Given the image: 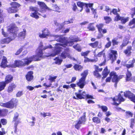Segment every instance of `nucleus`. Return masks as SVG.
<instances>
[{
  "mask_svg": "<svg viewBox=\"0 0 135 135\" xmlns=\"http://www.w3.org/2000/svg\"><path fill=\"white\" fill-rule=\"evenodd\" d=\"M24 46H22L18 50H17L15 54L16 55H18L20 54L23 50Z\"/></svg>",
  "mask_w": 135,
  "mask_h": 135,
  "instance_id": "72a5a7b5",
  "label": "nucleus"
},
{
  "mask_svg": "<svg viewBox=\"0 0 135 135\" xmlns=\"http://www.w3.org/2000/svg\"><path fill=\"white\" fill-rule=\"evenodd\" d=\"M132 10L133 12L132 13L131 17L133 18L134 16L135 15V7L132 8Z\"/></svg>",
  "mask_w": 135,
  "mask_h": 135,
  "instance_id": "e2e57ef3",
  "label": "nucleus"
},
{
  "mask_svg": "<svg viewBox=\"0 0 135 135\" xmlns=\"http://www.w3.org/2000/svg\"><path fill=\"white\" fill-rule=\"evenodd\" d=\"M117 11L116 9H113L112 11H110V13H112L113 14L116 15L117 14H118L117 13Z\"/></svg>",
  "mask_w": 135,
  "mask_h": 135,
  "instance_id": "052dcab7",
  "label": "nucleus"
},
{
  "mask_svg": "<svg viewBox=\"0 0 135 135\" xmlns=\"http://www.w3.org/2000/svg\"><path fill=\"white\" fill-rule=\"evenodd\" d=\"M128 25L130 26L131 28H135V18H133L130 21Z\"/></svg>",
  "mask_w": 135,
  "mask_h": 135,
  "instance_id": "bb28decb",
  "label": "nucleus"
},
{
  "mask_svg": "<svg viewBox=\"0 0 135 135\" xmlns=\"http://www.w3.org/2000/svg\"><path fill=\"white\" fill-rule=\"evenodd\" d=\"M19 116V114L17 113H16L14 114V116L13 118V121L15 122H17V120L18 119Z\"/></svg>",
  "mask_w": 135,
  "mask_h": 135,
  "instance_id": "ea45409f",
  "label": "nucleus"
},
{
  "mask_svg": "<svg viewBox=\"0 0 135 135\" xmlns=\"http://www.w3.org/2000/svg\"><path fill=\"white\" fill-rule=\"evenodd\" d=\"M117 54V52L116 51L112 50L111 51V54H109V58L112 61V63L115 61L116 59V55Z\"/></svg>",
  "mask_w": 135,
  "mask_h": 135,
  "instance_id": "9b49d317",
  "label": "nucleus"
},
{
  "mask_svg": "<svg viewBox=\"0 0 135 135\" xmlns=\"http://www.w3.org/2000/svg\"><path fill=\"white\" fill-rule=\"evenodd\" d=\"M109 73V72L108 71L107 68L106 66L104 69L103 71L102 75H103V77L102 78V79H103L106 77Z\"/></svg>",
  "mask_w": 135,
  "mask_h": 135,
  "instance_id": "5701e85b",
  "label": "nucleus"
},
{
  "mask_svg": "<svg viewBox=\"0 0 135 135\" xmlns=\"http://www.w3.org/2000/svg\"><path fill=\"white\" fill-rule=\"evenodd\" d=\"M135 62V59H133L132 60H130L128 62V64L126 65L125 66L127 68H133L134 67V63Z\"/></svg>",
  "mask_w": 135,
  "mask_h": 135,
  "instance_id": "412c9836",
  "label": "nucleus"
},
{
  "mask_svg": "<svg viewBox=\"0 0 135 135\" xmlns=\"http://www.w3.org/2000/svg\"><path fill=\"white\" fill-rule=\"evenodd\" d=\"M111 42L110 41H109L105 45V47L106 48H108L110 47L111 45Z\"/></svg>",
  "mask_w": 135,
  "mask_h": 135,
  "instance_id": "69168bd1",
  "label": "nucleus"
},
{
  "mask_svg": "<svg viewBox=\"0 0 135 135\" xmlns=\"http://www.w3.org/2000/svg\"><path fill=\"white\" fill-rule=\"evenodd\" d=\"M94 23H90L89 24L87 28L89 29V31H93L95 30V28L93 25Z\"/></svg>",
  "mask_w": 135,
  "mask_h": 135,
  "instance_id": "f704fd0d",
  "label": "nucleus"
},
{
  "mask_svg": "<svg viewBox=\"0 0 135 135\" xmlns=\"http://www.w3.org/2000/svg\"><path fill=\"white\" fill-rule=\"evenodd\" d=\"M72 6L73 7L72 9L73 11L74 12H77V13H79L82 11V8L81 9H79V8L77 7L76 4L74 3L72 4Z\"/></svg>",
  "mask_w": 135,
  "mask_h": 135,
  "instance_id": "4be33fe9",
  "label": "nucleus"
},
{
  "mask_svg": "<svg viewBox=\"0 0 135 135\" xmlns=\"http://www.w3.org/2000/svg\"><path fill=\"white\" fill-rule=\"evenodd\" d=\"M9 67L16 68V67L21 68L24 67L23 61L20 60H16L15 61L14 63L9 65Z\"/></svg>",
  "mask_w": 135,
  "mask_h": 135,
  "instance_id": "1a4fd4ad",
  "label": "nucleus"
},
{
  "mask_svg": "<svg viewBox=\"0 0 135 135\" xmlns=\"http://www.w3.org/2000/svg\"><path fill=\"white\" fill-rule=\"evenodd\" d=\"M54 23L56 26L59 27V29H56V32H58L59 30L61 29L62 27L63 26V24H61L58 23L56 21H55L54 22Z\"/></svg>",
  "mask_w": 135,
  "mask_h": 135,
  "instance_id": "c756f323",
  "label": "nucleus"
},
{
  "mask_svg": "<svg viewBox=\"0 0 135 135\" xmlns=\"http://www.w3.org/2000/svg\"><path fill=\"white\" fill-rule=\"evenodd\" d=\"M112 42L113 43V46L117 45L118 43V42L115 39H113L112 40Z\"/></svg>",
  "mask_w": 135,
  "mask_h": 135,
  "instance_id": "13d9d810",
  "label": "nucleus"
},
{
  "mask_svg": "<svg viewBox=\"0 0 135 135\" xmlns=\"http://www.w3.org/2000/svg\"><path fill=\"white\" fill-rule=\"evenodd\" d=\"M47 116H51V114L49 113H44L43 114V117H46Z\"/></svg>",
  "mask_w": 135,
  "mask_h": 135,
  "instance_id": "680f3d73",
  "label": "nucleus"
},
{
  "mask_svg": "<svg viewBox=\"0 0 135 135\" xmlns=\"http://www.w3.org/2000/svg\"><path fill=\"white\" fill-rule=\"evenodd\" d=\"M23 94L22 91H19L16 94V96L17 97H19L21 96Z\"/></svg>",
  "mask_w": 135,
  "mask_h": 135,
  "instance_id": "5fc2aeb1",
  "label": "nucleus"
},
{
  "mask_svg": "<svg viewBox=\"0 0 135 135\" xmlns=\"http://www.w3.org/2000/svg\"><path fill=\"white\" fill-rule=\"evenodd\" d=\"M134 119H131V125L130 127L131 128H133V125L134 123Z\"/></svg>",
  "mask_w": 135,
  "mask_h": 135,
  "instance_id": "6e6d98bb",
  "label": "nucleus"
},
{
  "mask_svg": "<svg viewBox=\"0 0 135 135\" xmlns=\"http://www.w3.org/2000/svg\"><path fill=\"white\" fill-rule=\"evenodd\" d=\"M13 79V77L11 75H8L6 76L4 81L8 84L11 82Z\"/></svg>",
  "mask_w": 135,
  "mask_h": 135,
  "instance_id": "aec40b11",
  "label": "nucleus"
},
{
  "mask_svg": "<svg viewBox=\"0 0 135 135\" xmlns=\"http://www.w3.org/2000/svg\"><path fill=\"white\" fill-rule=\"evenodd\" d=\"M7 63H8V62L7 58L5 56H3L0 65V66L4 68L8 67V66L7 65Z\"/></svg>",
  "mask_w": 135,
  "mask_h": 135,
  "instance_id": "2eb2a0df",
  "label": "nucleus"
},
{
  "mask_svg": "<svg viewBox=\"0 0 135 135\" xmlns=\"http://www.w3.org/2000/svg\"><path fill=\"white\" fill-rule=\"evenodd\" d=\"M88 74V72L87 70L84 71L81 74L82 77L79 79V82L77 83V84L80 88H83L84 86L86 84L85 79L86 77Z\"/></svg>",
  "mask_w": 135,
  "mask_h": 135,
  "instance_id": "0eeeda50",
  "label": "nucleus"
},
{
  "mask_svg": "<svg viewBox=\"0 0 135 135\" xmlns=\"http://www.w3.org/2000/svg\"><path fill=\"white\" fill-rule=\"evenodd\" d=\"M12 38H13V37H11L10 36V37L2 39L0 40V44H8L12 40L13 38L12 39Z\"/></svg>",
  "mask_w": 135,
  "mask_h": 135,
  "instance_id": "4468645a",
  "label": "nucleus"
},
{
  "mask_svg": "<svg viewBox=\"0 0 135 135\" xmlns=\"http://www.w3.org/2000/svg\"><path fill=\"white\" fill-rule=\"evenodd\" d=\"M126 115L127 117L129 118L130 117H132L133 115V114L130 112H126Z\"/></svg>",
  "mask_w": 135,
  "mask_h": 135,
  "instance_id": "3c124183",
  "label": "nucleus"
},
{
  "mask_svg": "<svg viewBox=\"0 0 135 135\" xmlns=\"http://www.w3.org/2000/svg\"><path fill=\"white\" fill-rule=\"evenodd\" d=\"M94 75L97 78H100L101 77V76L98 73V71L95 70L94 72Z\"/></svg>",
  "mask_w": 135,
  "mask_h": 135,
  "instance_id": "58836bf2",
  "label": "nucleus"
},
{
  "mask_svg": "<svg viewBox=\"0 0 135 135\" xmlns=\"http://www.w3.org/2000/svg\"><path fill=\"white\" fill-rule=\"evenodd\" d=\"M98 41H96L94 43H90L89 44V45L92 47L93 48H95L98 46Z\"/></svg>",
  "mask_w": 135,
  "mask_h": 135,
  "instance_id": "49530a36",
  "label": "nucleus"
},
{
  "mask_svg": "<svg viewBox=\"0 0 135 135\" xmlns=\"http://www.w3.org/2000/svg\"><path fill=\"white\" fill-rule=\"evenodd\" d=\"M126 97L130 99L133 96V94L129 91H126L123 93L122 91L120 92L118 96H116L113 99L114 103L113 105H117L120 104L122 102L124 101L125 99L123 98V95Z\"/></svg>",
  "mask_w": 135,
  "mask_h": 135,
  "instance_id": "7ed1b4c3",
  "label": "nucleus"
},
{
  "mask_svg": "<svg viewBox=\"0 0 135 135\" xmlns=\"http://www.w3.org/2000/svg\"><path fill=\"white\" fill-rule=\"evenodd\" d=\"M129 17L124 18L122 17L121 20V23L122 24H124L126 22L128 21L129 20Z\"/></svg>",
  "mask_w": 135,
  "mask_h": 135,
  "instance_id": "37998d69",
  "label": "nucleus"
},
{
  "mask_svg": "<svg viewBox=\"0 0 135 135\" xmlns=\"http://www.w3.org/2000/svg\"><path fill=\"white\" fill-rule=\"evenodd\" d=\"M103 25L102 23L97 25L96 26L97 27L98 29L99 32L100 33H101L102 31V28L103 27Z\"/></svg>",
  "mask_w": 135,
  "mask_h": 135,
  "instance_id": "4c0bfd02",
  "label": "nucleus"
},
{
  "mask_svg": "<svg viewBox=\"0 0 135 135\" xmlns=\"http://www.w3.org/2000/svg\"><path fill=\"white\" fill-rule=\"evenodd\" d=\"M2 34L4 37H7L8 36V34L3 31H2Z\"/></svg>",
  "mask_w": 135,
  "mask_h": 135,
  "instance_id": "774afa93",
  "label": "nucleus"
},
{
  "mask_svg": "<svg viewBox=\"0 0 135 135\" xmlns=\"http://www.w3.org/2000/svg\"><path fill=\"white\" fill-rule=\"evenodd\" d=\"M73 47L78 51L80 52L81 51V49L79 45L78 44L74 45L73 46Z\"/></svg>",
  "mask_w": 135,
  "mask_h": 135,
  "instance_id": "79ce46f5",
  "label": "nucleus"
},
{
  "mask_svg": "<svg viewBox=\"0 0 135 135\" xmlns=\"http://www.w3.org/2000/svg\"><path fill=\"white\" fill-rule=\"evenodd\" d=\"M77 5L78 7L80 8V9L82 8L83 10V6H85L87 7L88 6V4L85 3L81 2H79L77 3Z\"/></svg>",
  "mask_w": 135,
  "mask_h": 135,
  "instance_id": "a878e982",
  "label": "nucleus"
},
{
  "mask_svg": "<svg viewBox=\"0 0 135 135\" xmlns=\"http://www.w3.org/2000/svg\"><path fill=\"white\" fill-rule=\"evenodd\" d=\"M112 79V77L111 76H110L107 78L105 80V81L106 82H110L111 81V80Z\"/></svg>",
  "mask_w": 135,
  "mask_h": 135,
  "instance_id": "0e129e2a",
  "label": "nucleus"
},
{
  "mask_svg": "<svg viewBox=\"0 0 135 135\" xmlns=\"http://www.w3.org/2000/svg\"><path fill=\"white\" fill-rule=\"evenodd\" d=\"M70 41H67L62 36H56V40L61 42V44L57 43L56 44L55 49L54 50L55 53L52 54L51 56H54L58 54L62 48L61 46L66 47L67 46H70L74 44V42H77L80 41V39L77 37L70 36Z\"/></svg>",
  "mask_w": 135,
  "mask_h": 135,
  "instance_id": "f257e3e1",
  "label": "nucleus"
},
{
  "mask_svg": "<svg viewBox=\"0 0 135 135\" xmlns=\"http://www.w3.org/2000/svg\"><path fill=\"white\" fill-rule=\"evenodd\" d=\"M81 90H79L78 93H75L77 97L80 99L85 98H86L87 94H86L85 91H84L82 93H81Z\"/></svg>",
  "mask_w": 135,
  "mask_h": 135,
  "instance_id": "f3484780",
  "label": "nucleus"
},
{
  "mask_svg": "<svg viewBox=\"0 0 135 135\" xmlns=\"http://www.w3.org/2000/svg\"><path fill=\"white\" fill-rule=\"evenodd\" d=\"M88 5L87 6H85V7H86V11L87 13L89 12H90V9L89 8H88V6H89V7L91 8V10H92V11L93 13V14H95L96 13V11L97 10L96 9H94L92 7V6L93 3H89L88 4Z\"/></svg>",
  "mask_w": 135,
  "mask_h": 135,
  "instance_id": "a211bd4d",
  "label": "nucleus"
},
{
  "mask_svg": "<svg viewBox=\"0 0 135 135\" xmlns=\"http://www.w3.org/2000/svg\"><path fill=\"white\" fill-rule=\"evenodd\" d=\"M11 7L7 8L6 10L9 13H15L18 11V8L20 4L16 2H12L10 3Z\"/></svg>",
  "mask_w": 135,
  "mask_h": 135,
  "instance_id": "423d86ee",
  "label": "nucleus"
},
{
  "mask_svg": "<svg viewBox=\"0 0 135 135\" xmlns=\"http://www.w3.org/2000/svg\"><path fill=\"white\" fill-rule=\"evenodd\" d=\"M57 76H55L54 77H52L51 76H50L49 80L52 83L53 81H55V80L57 78Z\"/></svg>",
  "mask_w": 135,
  "mask_h": 135,
  "instance_id": "de8ad7c7",
  "label": "nucleus"
},
{
  "mask_svg": "<svg viewBox=\"0 0 135 135\" xmlns=\"http://www.w3.org/2000/svg\"><path fill=\"white\" fill-rule=\"evenodd\" d=\"M17 27L14 23L10 24L7 29V32L11 35L10 36L14 39L17 36Z\"/></svg>",
  "mask_w": 135,
  "mask_h": 135,
  "instance_id": "39448f33",
  "label": "nucleus"
},
{
  "mask_svg": "<svg viewBox=\"0 0 135 135\" xmlns=\"http://www.w3.org/2000/svg\"><path fill=\"white\" fill-rule=\"evenodd\" d=\"M26 30L25 29H23V31L20 32L18 34V36L20 37H22L24 38L26 34Z\"/></svg>",
  "mask_w": 135,
  "mask_h": 135,
  "instance_id": "2f4dec72",
  "label": "nucleus"
},
{
  "mask_svg": "<svg viewBox=\"0 0 135 135\" xmlns=\"http://www.w3.org/2000/svg\"><path fill=\"white\" fill-rule=\"evenodd\" d=\"M37 54L35 55H33L29 57H27L23 59L24 62L23 64L24 66L28 65L32 61H37L40 60L42 56V46L41 45L38 47L37 50Z\"/></svg>",
  "mask_w": 135,
  "mask_h": 135,
  "instance_id": "f03ea898",
  "label": "nucleus"
},
{
  "mask_svg": "<svg viewBox=\"0 0 135 135\" xmlns=\"http://www.w3.org/2000/svg\"><path fill=\"white\" fill-rule=\"evenodd\" d=\"M72 21L73 19H71L70 20V21H65L63 23L64 24H68L69 23H73V22H72Z\"/></svg>",
  "mask_w": 135,
  "mask_h": 135,
  "instance_id": "bf43d9fd",
  "label": "nucleus"
},
{
  "mask_svg": "<svg viewBox=\"0 0 135 135\" xmlns=\"http://www.w3.org/2000/svg\"><path fill=\"white\" fill-rule=\"evenodd\" d=\"M18 101L16 98H12L8 102L5 103H1V105L8 108L13 109L16 108L18 105Z\"/></svg>",
  "mask_w": 135,
  "mask_h": 135,
  "instance_id": "20e7f679",
  "label": "nucleus"
},
{
  "mask_svg": "<svg viewBox=\"0 0 135 135\" xmlns=\"http://www.w3.org/2000/svg\"><path fill=\"white\" fill-rule=\"evenodd\" d=\"M126 80L127 81H129L132 79V75L130 72L128 70L127 72L126 73Z\"/></svg>",
  "mask_w": 135,
  "mask_h": 135,
  "instance_id": "c85d7f7f",
  "label": "nucleus"
},
{
  "mask_svg": "<svg viewBox=\"0 0 135 135\" xmlns=\"http://www.w3.org/2000/svg\"><path fill=\"white\" fill-rule=\"evenodd\" d=\"M29 9L31 11L33 12L30 13V16L36 19H38L39 18L38 15H40L38 12L39 10L38 8L37 7L30 6Z\"/></svg>",
  "mask_w": 135,
  "mask_h": 135,
  "instance_id": "6e6552de",
  "label": "nucleus"
},
{
  "mask_svg": "<svg viewBox=\"0 0 135 135\" xmlns=\"http://www.w3.org/2000/svg\"><path fill=\"white\" fill-rule=\"evenodd\" d=\"M33 72L32 71H30L28 72L26 75L25 77L26 80L28 81H31L33 78Z\"/></svg>",
  "mask_w": 135,
  "mask_h": 135,
  "instance_id": "dca6fc26",
  "label": "nucleus"
},
{
  "mask_svg": "<svg viewBox=\"0 0 135 135\" xmlns=\"http://www.w3.org/2000/svg\"><path fill=\"white\" fill-rule=\"evenodd\" d=\"M52 7L54 9V10L55 11H58V10L59 9V8L56 5H53Z\"/></svg>",
  "mask_w": 135,
  "mask_h": 135,
  "instance_id": "864d4df0",
  "label": "nucleus"
},
{
  "mask_svg": "<svg viewBox=\"0 0 135 135\" xmlns=\"http://www.w3.org/2000/svg\"><path fill=\"white\" fill-rule=\"evenodd\" d=\"M132 50V47L131 46H129L127 47V49L124 51V52L125 54L127 55H130L131 52V51Z\"/></svg>",
  "mask_w": 135,
  "mask_h": 135,
  "instance_id": "393cba45",
  "label": "nucleus"
},
{
  "mask_svg": "<svg viewBox=\"0 0 135 135\" xmlns=\"http://www.w3.org/2000/svg\"><path fill=\"white\" fill-rule=\"evenodd\" d=\"M129 39H127L123 40V42L120 46L121 49H122L123 47L126 46L128 44Z\"/></svg>",
  "mask_w": 135,
  "mask_h": 135,
  "instance_id": "473e14b6",
  "label": "nucleus"
},
{
  "mask_svg": "<svg viewBox=\"0 0 135 135\" xmlns=\"http://www.w3.org/2000/svg\"><path fill=\"white\" fill-rule=\"evenodd\" d=\"M122 17H120L119 15L118 14H117L115 18V20L118 21L119 20H121Z\"/></svg>",
  "mask_w": 135,
  "mask_h": 135,
  "instance_id": "8fccbe9b",
  "label": "nucleus"
},
{
  "mask_svg": "<svg viewBox=\"0 0 135 135\" xmlns=\"http://www.w3.org/2000/svg\"><path fill=\"white\" fill-rule=\"evenodd\" d=\"M0 122L3 125H5L7 124V120L5 119H1Z\"/></svg>",
  "mask_w": 135,
  "mask_h": 135,
  "instance_id": "09e8293b",
  "label": "nucleus"
},
{
  "mask_svg": "<svg viewBox=\"0 0 135 135\" xmlns=\"http://www.w3.org/2000/svg\"><path fill=\"white\" fill-rule=\"evenodd\" d=\"M74 68L75 70L79 71H81L83 69V67L81 65L78 64H75Z\"/></svg>",
  "mask_w": 135,
  "mask_h": 135,
  "instance_id": "7c9ffc66",
  "label": "nucleus"
},
{
  "mask_svg": "<svg viewBox=\"0 0 135 135\" xmlns=\"http://www.w3.org/2000/svg\"><path fill=\"white\" fill-rule=\"evenodd\" d=\"M50 36V33L48 30L46 28H44L43 30V37H45Z\"/></svg>",
  "mask_w": 135,
  "mask_h": 135,
  "instance_id": "b1692460",
  "label": "nucleus"
},
{
  "mask_svg": "<svg viewBox=\"0 0 135 135\" xmlns=\"http://www.w3.org/2000/svg\"><path fill=\"white\" fill-rule=\"evenodd\" d=\"M90 52V51H88L85 52H82L81 53V55L82 56H86L88 55Z\"/></svg>",
  "mask_w": 135,
  "mask_h": 135,
  "instance_id": "603ef678",
  "label": "nucleus"
},
{
  "mask_svg": "<svg viewBox=\"0 0 135 135\" xmlns=\"http://www.w3.org/2000/svg\"><path fill=\"white\" fill-rule=\"evenodd\" d=\"M70 50L68 49H66L60 55V57L62 59H65L66 57L70 58L71 56L69 54Z\"/></svg>",
  "mask_w": 135,
  "mask_h": 135,
  "instance_id": "f8f14e48",
  "label": "nucleus"
},
{
  "mask_svg": "<svg viewBox=\"0 0 135 135\" xmlns=\"http://www.w3.org/2000/svg\"><path fill=\"white\" fill-rule=\"evenodd\" d=\"M93 120L94 122L99 123L100 122V119L98 117H94L93 118Z\"/></svg>",
  "mask_w": 135,
  "mask_h": 135,
  "instance_id": "a19ab883",
  "label": "nucleus"
},
{
  "mask_svg": "<svg viewBox=\"0 0 135 135\" xmlns=\"http://www.w3.org/2000/svg\"><path fill=\"white\" fill-rule=\"evenodd\" d=\"M27 89H28L29 90H32L34 89V87L30 86H28L27 87Z\"/></svg>",
  "mask_w": 135,
  "mask_h": 135,
  "instance_id": "338daca9",
  "label": "nucleus"
},
{
  "mask_svg": "<svg viewBox=\"0 0 135 135\" xmlns=\"http://www.w3.org/2000/svg\"><path fill=\"white\" fill-rule=\"evenodd\" d=\"M7 84L4 81L0 82V91L4 89Z\"/></svg>",
  "mask_w": 135,
  "mask_h": 135,
  "instance_id": "cd10ccee",
  "label": "nucleus"
},
{
  "mask_svg": "<svg viewBox=\"0 0 135 135\" xmlns=\"http://www.w3.org/2000/svg\"><path fill=\"white\" fill-rule=\"evenodd\" d=\"M85 115L81 117L79 119V120L75 125V127L77 129H78L81 126V124L85 122Z\"/></svg>",
  "mask_w": 135,
  "mask_h": 135,
  "instance_id": "ddd939ff",
  "label": "nucleus"
},
{
  "mask_svg": "<svg viewBox=\"0 0 135 135\" xmlns=\"http://www.w3.org/2000/svg\"><path fill=\"white\" fill-rule=\"evenodd\" d=\"M100 108L104 112H106L108 109L107 107L105 106H102Z\"/></svg>",
  "mask_w": 135,
  "mask_h": 135,
  "instance_id": "4d7b16f0",
  "label": "nucleus"
},
{
  "mask_svg": "<svg viewBox=\"0 0 135 135\" xmlns=\"http://www.w3.org/2000/svg\"><path fill=\"white\" fill-rule=\"evenodd\" d=\"M104 20H105L106 23H108L111 21L112 19L111 18L109 17H104Z\"/></svg>",
  "mask_w": 135,
  "mask_h": 135,
  "instance_id": "c03bdc74",
  "label": "nucleus"
},
{
  "mask_svg": "<svg viewBox=\"0 0 135 135\" xmlns=\"http://www.w3.org/2000/svg\"><path fill=\"white\" fill-rule=\"evenodd\" d=\"M43 12L44 11H49L51 9L48 7L43 2Z\"/></svg>",
  "mask_w": 135,
  "mask_h": 135,
  "instance_id": "e433bc0d",
  "label": "nucleus"
},
{
  "mask_svg": "<svg viewBox=\"0 0 135 135\" xmlns=\"http://www.w3.org/2000/svg\"><path fill=\"white\" fill-rule=\"evenodd\" d=\"M20 122L18 121L17 122H15L14 124L15 131L14 132L16 133L17 132V126L18 124Z\"/></svg>",
  "mask_w": 135,
  "mask_h": 135,
  "instance_id": "a18cd8bd",
  "label": "nucleus"
},
{
  "mask_svg": "<svg viewBox=\"0 0 135 135\" xmlns=\"http://www.w3.org/2000/svg\"><path fill=\"white\" fill-rule=\"evenodd\" d=\"M16 85L14 83H12L10 84L8 87L7 91L8 93L12 92L14 89L16 87Z\"/></svg>",
  "mask_w": 135,
  "mask_h": 135,
  "instance_id": "6ab92c4d",
  "label": "nucleus"
},
{
  "mask_svg": "<svg viewBox=\"0 0 135 135\" xmlns=\"http://www.w3.org/2000/svg\"><path fill=\"white\" fill-rule=\"evenodd\" d=\"M54 60L56 61L55 62V63L56 64H57L58 65L60 64L62 61V59H59V57H56L54 59Z\"/></svg>",
  "mask_w": 135,
  "mask_h": 135,
  "instance_id": "c9c22d12",
  "label": "nucleus"
},
{
  "mask_svg": "<svg viewBox=\"0 0 135 135\" xmlns=\"http://www.w3.org/2000/svg\"><path fill=\"white\" fill-rule=\"evenodd\" d=\"M110 76H111L112 78V81L115 83L114 85L115 87H116L117 83L118 82L119 79L116 73L114 72H111L110 74Z\"/></svg>",
  "mask_w": 135,
  "mask_h": 135,
  "instance_id": "9d476101",
  "label": "nucleus"
}]
</instances>
